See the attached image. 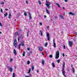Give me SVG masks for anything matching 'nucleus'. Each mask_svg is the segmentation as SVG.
<instances>
[{"label": "nucleus", "instance_id": "nucleus-1", "mask_svg": "<svg viewBox=\"0 0 77 77\" xmlns=\"http://www.w3.org/2000/svg\"><path fill=\"white\" fill-rule=\"evenodd\" d=\"M65 63L64 62H63V64L62 65L63 68L62 69V73L64 76V77H66V76H65Z\"/></svg>", "mask_w": 77, "mask_h": 77}, {"label": "nucleus", "instance_id": "nucleus-2", "mask_svg": "<svg viewBox=\"0 0 77 77\" xmlns=\"http://www.w3.org/2000/svg\"><path fill=\"white\" fill-rule=\"evenodd\" d=\"M46 3L45 4V5L47 6V7L48 9H50V5H51V3L47 1V0L46 1Z\"/></svg>", "mask_w": 77, "mask_h": 77}, {"label": "nucleus", "instance_id": "nucleus-3", "mask_svg": "<svg viewBox=\"0 0 77 77\" xmlns=\"http://www.w3.org/2000/svg\"><path fill=\"white\" fill-rule=\"evenodd\" d=\"M59 57V51H57L56 52L55 59H58Z\"/></svg>", "mask_w": 77, "mask_h": 77}, {"label": "nucleus", "instance_id": "nucleus-4", "mask_svg": "<svg viewBox=\"0 0 77 77\" xmlns=\"http://www.w3.org/2000/svg\"><path fill=\"white\" fill-rule=\"evenodd\" d=\"M14 47L17 48L18 46V44L17 43V40H15L14 43Z\"/></svg>", "mask_w": 77, "mask_h": 77}, {"label": "nucleus", "instance_id": "nucleus-5", "mask_svg": "<svg viewBox=\"0 0 77 77\" xmlns=\"http://www.w3.org/2000/svg\"><path fill=\"white\" fill-rule=\"evenodd\" d=\"M46 35L47 36V39L48 41H50V34H49L48 33H47Z\"/></svg>", "mask_w": 77, "mask_h": 77}, {"label": "nucleus", "instance_id": "nucleus-6", "mask_svg": "<svg viewBox=\"0 0 77 77\" xmlns=\"http://www.w3.org/2000/svg\"><path fill=\"white\" fill-rule=\"evenodd\" d=\"M69 46L70 47H72V45L73 44V43H72V42L71 41H69Z\"/></svg>", "mask_w": 77, "mask_h": 77}, {"label": "nucleus", "instance_id": "nucleus-7", "mask_svg": "<svg viewBox=\"0 0 77 77\" xmlns=\"http://www.w3.org/2000/svg\"><path fill=\"white\" fill-rule=\"evenodd\" d=\"M38 50H39V51H42V50H43V48L41 46L38 47Z\"/></svg>", "mask_w": 77, "mask_h": 77}, {"label": "nucleus", "instance_id": "nucleus-8", "mask_svg": "<svg viewBox=\"0 0 77 77\" xmlns=\"http://www.w3.org/2000/svg\"><path fill=\"white\" fill-rule=\"evenodd\" d=\"M8 69H9V71H11V72H12V71L13 70V69H12V68L8 66Z\"/></svg>", "mask_w": 77, "mask_h": 77}, {"label": "nucleus", "instance_id": "nucleus-9", "mask_svg": "<svg viewBox=\"0 0 77 77\" xmlns=\"http://www.w3.org/2000/svg\"><path fill=\"white\" fill-rule=\"evenodd\" d=\"M53 46L54 48H56V43H55V41H54V40H53Z\"/></svg>", "mask_w": 77, "mask_h": 77}, {"label": "nucleus", "instance_id": "nucleus-10", "mask_svg": "<svg viewBox=\"0 0 77 77\" xmlns=\"http://www.w3.org/2000/svg\"><path fill=\"white\" fill-rule=\"evenodd\" d=\"M69 15H75V14H74V13H73L72 12H69Z\"/></svg>", "mask_w": 77, "mask_h": 77}, {"label": "nucleus", "instance_id": "nucleus-11", "mask_svg": "<svg viewBox=\"0 0 77 77\" xmlns=\"http://www.w3.org/2000/svg\"><path fill=\"white\" fill-rule=\"evenodd\" d=\"M9 16H8V18L9 19L11 18V17L12 16V15H11V13H9Z\"/></svg>", "mask_w": 77, "mask_h": 77}, {"label": "nucleus", "instance_id": "nucleus-12", "mask_svg": "<svg viewBox=\"0 0 77 77\" xmlns=\"http://www.w3.org/2000/svg\"><path fill=\"white\" fill-rule=\"evenodd\" d=\"M23 35L21 34L20 37V39H23Z\"/></svg>", "mask_w": 77, "mask_h": 77}, {"label": "nucleus", "instance_id": "nucleus-13", "mask_svg": "<svg viewBox=\"0 0 77 77\" xmlns=\"http://www.w3.org/2000/svg\"><path fill=\"white\" fill-rule=\"evenodd\" d=\"M29 20H30L32 19V16H31V14L30 13H29Z\"/></svg>", "mask_w": 77, "mask_h": 77}, {"label": "nucleus", "instance_id": "nucleus-14", "mask_svg": "<svg viewBox=\"0 0 77 77\" xmlns=\"http://www.w3.org/2000/svg\"><path fill=\"white\" fill-rule=\"evenodd\" d=\"M14 53L15 55L17 54V51H16V50H15V49H14Z\"/></svg>", "mask_w": 77, "mask_h": 77}, {"label": "nucleus", "instance_id": "nucleus-15", "mask_svg": "<svg viewBox=\"0 0 77 77\" xmlns=\"http://www.w3.org/2000/svg\"><path fill=\"white\" fill-rule=\"evenodd\" d=\"M55 4L59 8H60V5L59 4V3H56Z\"/></svg>", "mask_w": 77, "mask_h": 77}, {"label": "nucleus", "instance_id": "nucleus-16", "mask_svg": "<svg viewBox=\"0 0 77 77\" xmlns=\"http://www.w3.org/2000/svg\"><path fill=\"white\" fill-rule=\"evenodd\" d=\"M18 32H15V35H14L15 36H17V35H18Z\"/></svg>", "mask_w": 77, "mask_h": 77}, {"label": "nucleus", "instance_id": "nucleus-17", "mask_svg": "<svg viewBox=\"0 0 77 77\" xmlns=\"http://www.w3.org/2000/svg\"><path fill=\"white\" fill-rule=\"evenodd\" d=\"M46 11L47 14H50V12H49V11L48 10L47 8L46 9Z\"/></svg>", "mask_w": 77, "mask_h": 77}, {"label": "nucleus", "instance_id": "nucleus-18", "mask_svg": "<svg viewBox=\"0 0 77 77\" xmlns=\"http://www.w3.org/2000/svg\"><path fill=\"white\" fill-rule=\"evenodd\" d=\"M52 66L53 67H55V65L54 64V63H52Z\"/></svg>", "mask_w": 77, "mask_h": 77}, {"label": "nucleus", "instance_id": "nucleus-19", "mask_svg": "<svg viewBox=\"0 0 77 77\" xmlns=\"http://www.w3.org/2000/svg\"><path fill=\"white\" fill-rule=\"evenodd\" d=\"M44 62H45V61H44V60H42V63L43 65H44Z\"/></svg>", "mask_w": 77, "mask_h": 77}, {"label": "nucleus", "instance_id": "nucleus-20", "mask_svg": "<svg viewBox=\"0 0 77 77\" xmlns=\"http://www.w3.org/2000/svg\"><path fill=\"white\" fill-rule=\"evenodd\" d=\"M72 72L74 73L75 72V70H74V69L73 67L72 68Z\"/></svg>", "mask_w": 77, "mask_h": 77}, {"label": "nucleus", "instance_id": "nucleus-21", "mask_svg": "<svg viewBox=\"0 0 77 77\" xmlns=\"http://www.w3.org/2000/svg\"><path fill=\"white\" fill-rule=\"evenodd\" d=\"M32 52L30 51L29 52V53H28V56H30V54H32Z\"/></svg>", "mask_w": 77, "mask_h": 77}, {"label": "nucleus", "instance_id": "nucleus-22", "mask_svg": "<svg viewBox=\"0 0 77 77\" xmlns=\"http://www.w3.org/2000/svg\"><path fill=\"white\" fill-rule=\"evenodd\" d=\"M12 77H15V73H13L12 75Z\"/></svg>", "mask_w": 77, "mask_h": 77}, {"label": "nucleus", "instance_id": "nucleus-23", "mask_svg": "<svg viewBox=\"0 0 77 77\" xmlns=\"http://www.w3.org/2000/svg\"><path fill=\"white\" fill-rule=\"evenodd\" d=\"M25 53H26V52H23V57L24 56H25Z\"/></svg>", "mask_w": 77, "mask_h": 77}, {"label": "nucleus", "instance_id": "nucleus-24", "mask_svg": "<svg viewBox=\"0 0 77 77\" xmlns=\"http://www.w3.org/2000/svg\"><path fill=\"white\" fill-rule=\"evenodd\" d=\"M40 33H41L40 34L41 35V36H42L43 34H42V30H40Z\"/></svg>", "mask_w": 77, "mask_h": 77}, {"label": "nucleus", "instance_id": "nucleus-25", "mask_svg": "<svg viewBox=\"0 0 77 77\" xmlns=\"http://www.w3.org/2000/svg\"><path fill=\"white\" fill-rule=\"evenodd\" d=\"M60 17L61 19H63V17L62 15H60Z\"/></svg>", "mask_w": 77, "mask_h": 77}, {"label": "nucleus", "instance_id": "nucleus-26", "mask_svg": "<svg viewBox=\"0 0 77 77\" xmlns=\"http://www.w3.org/2000/svg\"><path fill=\"white\" fill-rule=\"evenodd\" d=\"M60 60H57V62L58 63H59L60 62Z\"/></svg>", "mask_w": 77, "mask_h": 77}, {"label": "nucleus", "instance_id": "nucleus-27", "mask_svg": "<svg viewBox=\"0 0 77 77\" xmlns=\"http://www.w3.org/2000/svg\"><path fill=\"white\" fill-rule=\"evenodd\" d=\"M7 15H8V13H6L4 14L5 17H6Z\"/></svg>", "mask_w": 77, "mask_h": 77}, {"label": "nucleus", "instance_id": "nucleus-28", "mask_svg": "<svg viewBox=\"0 0 77 77\" xmlns=\"http://www.w3.org/2000/svg\"><path fill=\"white\" fill-rule=\"evenodd\" d=\"M30 71H31V69L30 68H29V71L28 72V73H30Z\"/></svg>", "mask_w": 77, "mask_h": 77}, {"label": "nucleus", "instance_id": "nucleus-29", "mask_svg": "<svg viewBox=\"0 0 77 77\" xmlns=\"http://www.w3.org/2000/svg\"><path fill=\"white\" fill-rule=\"evenodd\" d=\"M21 44H20L19 45V50H20V47H21Z\"/></svg>", "mask_w": 77, "mask_h": 77}, {"label": "nucleus", "instance_id": "nucleus-30", "mask_svg": "<svg viewBox=\"0 0 77 77\" xmlns=\"http://www.w3.org/2000/svg\"><path fill=\"white\" fill-rule=\"evenodd\" d=\"M48 45V43L46 42L45 44V47H47V46Z\"/></svg>", "mask_w": 77, "mask_h": 77}, {"label": "nucleus", "instance_id": "nucleus-31", "mask_svg": "<svg viewBox=\"0 0 77 77\" xmlns=\"http://www.w3.org/2000/svg\"><path fill=\"white\" fill-rule=\"evenodd\" d=\"M34 69V66H32V71H33V70Z\"/></svg>", "mask_w": 77, "mask_h": 77}, {"label": "nucleus", "instance_id": "nucleus-32", "mask_svg": "<svg viewBox=\"0 0 77 77\" xmlns=\"http://www.w3.org/2000/svg\"><path fill=\"white\" fill-rule=\"evenodd\" d=\"M21 45H22V46H24V42H23L21 43Z\"/></svg>", "mask_w": 77, "mask_h": 77}, {"label": "nucleus", "instance_id": "nucleus-33", "mask_svg": "<svg viewBox=\"0 0 77 77\" xmlns=\"http://www.w3.org/2000/svg\"><path fill=\"white\" fill-rule=\"evenodd\" d=\"M30 61L28 60L27 61V65H29V64H30Z\"/></svg>", "mask_w": 77, "mask_h": 77}, {"label": "nucleus", "instance_id": "nucleus-34", "mask_svg": "<svg viewBox=\"0 0 77 77\" xmlns=\"http://www.w3.org/2000/svg\"><path fill=\"white\" fill-rule=\"evenodd\" d=\"M49 57H50V58H52L53 57V55H49Z\"/></svg>", "mask_w": 77, "mask_h": 77}, {"label": "nucleus", "instance_id": "nucleus-35", "mask_svg": "<svg viewBox=\"0 0 77 77\" xmlns=\"http://www.w3.org/2000/svg\"><path fill=\"white\" fill-rule=\"evenodd\" d=\"M38 3H39V5H41V2H40V1L38 0Z\"/></svg>", "mask_w": 77, "mask_h": 77}, {"label": "nucleus", "instance_id": "nucleus-36", "mask_svg": "<svg viewBox=\"0 0 77 77\" xmlns=\"http://www.w3.org/2000/svg\"><path fill=\"white\" fill-rule=\"evenodd\" d=\"M1 5H4L5 4V2H2V3H1Z\"/></svg>", "mask_w": 77, "mask_h": 77}, {"label": "nucleus", "instance_id": "nucleus-37", "mask_svg": "<svg viewBox=\"0 0 77 77\" xmlns=\"http://www.w3.org/2000/svg\"><path fill=\"white\" fill-rule=\"evenodd\" d=\"M63 46L64 49H65L66 48L65 47V45H63Z\"/></svg>", "mask_w": 77, "mask_h": 77}, {"label": "nucleus", "instance_id": "nucleus-38", "mask_svg": "<svg viewBox=\"0 0 77 77\" xmlns=\"http://www.w3.org/2000/svg\"><path fill=\"white\" fill-rule=\"evenodd\" d=\"M24 15H25V16H27V13L26 12H25L24 13Z\"/></svg>", "mask_w": 77, "mask_h": 77}, {"label": "nucleus", "instance_id": "nucleus-39", "mask_svg": "<svg viewBox=\"0 0 77 77\" xmlns=\"http://www.w3.org/2000/svg\"><path fill=\"white\" fill-rule=\"evenodd\" d=\"M1 12H2V13H3V10L2 9V8L1 9Z\"/></svg>", "mask_w": 77, "mask_h": 77}, {"label": "nucleus", "instance_id": "nucleus-40", "mask_svg": "<svg viewBox=\"0 0 77 77\" xmlns=\"http://www.w3.org/2000/svg\"><path fill=\"white\" fill-rule=\"evenodd\" d=\"M39 24L40 26H42V23H40Z\"/></svg>", "mask_w": 77, "mask_h": 77}, {"label": "nucleus", "instance_id": "nucleus-41", "mask_svg": "<svg viewBox=\"0 0 77 77\" xmlns=\"http://www.w3.org/2000/svg\"><path fill=\"white\" fill-rule=\"evenodd\" d=\"M13 60V59L12 58H11L10 59V62H12Z\"/></svg>", "mask_w": 77, "mask_h": 77}, {"label": "nucleus", "instance_id": "nucleus-42", "mask_svg": "<svg viewBox=\"0 0 77 77\" xmlns=\"http://www.w3.org/2000/svg\"><path fill=\"white\" fill-rule=\"evenodd\" d=\"M27 50H28V51H30V48H27Z\"/></svg>", "mask_w": 77, "mask_h": 77}, {"label": "nucleus", "instance_id": "nucleus-43", "mask_svg": "<svg viewBox=\"0 0 77 77\" xmlns=\"http://www.w3.org/2000/svg\"><path fill=\"white\" fill-rule=\"evenodd\" d=\"M63 56L64 57L65 56V54L64 53L62 54Z\"/></svg>", "mask_w": 77, "mask_h": 77}, {"label": "nucleus", "instance_id": "nucleus-44", "mask_svg": "<svg viewBox=\"0 0 77 77\" xmlns=\"http://www.w3.org/2000/svg\"><path fill=\"white\" fill-rule=\"evenodd\" d=\"M0 26H3L2 24V23H1V22H0Z\"/></svg>", "mask_w": 77, "mask_h": 77}, {"label": "nucleus", "instance_id": "nucleus-45", "mask_svg": "<svg viewBox=\"0 0 77 77\" xmlns=\"http://www.w3.org/2000/svg\"><path fill=\"white\" fill-rule=\"evenodd\" d=\"M68 0H64V2H67Z\"/></svg>", "mask_w": 77, "mask_h": 77}, {"label": "nucleus", "instance_id": "nucleus-46", "mask_svg": "<svg viewBox=\"0 0 77 77\" xmlns=\"http://www.w3.org/2000/svg\"><path fill=\"white\" fill-rule=\"evenodd\" d=\"M5 10L7 11H8V9L6 8L5 9Z\"/></svg>", "mask_w": 77, "mask_h": 77}, {"label": "nucleus", "instance_id": "nucleus-47", "mask_svg": "<svg viewBox=\"0 0 77 77\" xmlns=\"http://www.w3.org/2000/svg\"><path fill=\"white\" fill-rule=\"evenodd\" d=\"M28 3V1H26V4H27V3Z\"/></svg>", "mask_w": 77, "mask_h": 77}, {"label": "nucleus", "instance_id": "nucleus-48", "mask_svg": "<svg viewBox=\"0 0 77 77\" xmlns=\"http://www.w3.org/2000/svg\"><path fill=\"white\" fill-rule=\"evenodd\" d=\"M75 35H77V33L76 32H75Z\"/></svg>", "mask_w": 77, "mask_h": 77}, {"label": "nucleus", "instance_id": "nucleus-49", "mask_svg": "<svg viewBox=\"0 0 77 77\" xmlns=\"http://www.w3.org/2000/svg\"><path fill=\"white\" fill-rule=\"evenodd\" d=\"M63 10H65V8H64V7H63Z\"/></svg>", "mask_w": 77, "mask_h": 77}, {"label": "nucleus", "instance_id": "nucleus-50", "mask_svg": "<svg viewBox=\"0 0 77 77\" xmlns=\"http://www.w3.org/2000/svg\"><path fill=\"white\" fill-rule=\"evenodd\" d=\"M27 34H29V32L28 31L27 32Z\"/></svg>", "mask_w": 77, "mask_h": 77}, {"label": "nucleus", "instance_id": "nucleus-51", "mask_svg": "<svg viewBox=\"0 0 77 77\" xmlns=\"http://www.w3.org/2000/svg\"><path fill=\"white\" fill-rule=\"evenodd\" d=\"M44 17H45V18H46V17H47V16H46V15H44Z\"/></svg>", "mask_w": 77, "mask_h": 77}, {"label": "nucleus", "instance_id": "nucleus-52", "mask_svg": "<svg viewBox=\"0 0 77 77\" xmlns=\"http://www.w3.org/2000/svg\"><path fill=\"white\" fill-rule=\"evenodd\" d=\"M42 55H43V56H44V53H43V52H42Z\"/></svg>", "mask_w": 77, "mask_h": 77}, {"label": "nucleus", "instance_id": "nucleus-53", "mask_svg": "<svg viewBox=\"0 0 77 77\" xmlns=\"http://www.w3.org/2000/svg\"><path fill=\"white\" fill-rule=\"evenodd\" d=\"M37 73H38L39 72V71L37 70Z\"/></svg>", "mask_w": 77, "mask_h": 77}, {"label": "nucleus", "instance_id": "nucleus-54", "mask_svg": "<svg viewBox=\"0 0 77 77\" xmlns=\"http://www.w3.org/2000/svg\"><path fill=\"white\" fill-rule=\"evenodd\" d=\"M18 41H20V38H18Z\"/></svg>", "mask_w": 77, "mask_h": 77}, {"label": "nucleus", "instance_id": "nucleus-55", "mask_svg": "<svg viewBox=\"0 0 77 77\" xmlns=\"http://www.w3.org/2000/svg\"><path fill=\"white\" fill-rule=\"evenodd\" d=\"M47 28L48 29V28H49V26H48L47 27Z\"/></svg>", "mask_w": 77, "mask_h": 77}, {"label": "nucleus", "instance_id": "nucleus-56", "mask_svg": "<svg viewBox=\"0 0 77 77\" xmlns=\"http://www.w3.org/2000/svg\"><path fill=\"white\" fill-rule=\"evenodd\" d=\"M29 34H27V36H29Z\"/></svg>", "mask_w": 77, "mask_h": 77}, {"label": "nucleus", "instance_id": "nucleus-57", "mask_svg": "<svg viewBox=\"0 0 77 77\" xmlns=\"http://www.w3.org/2000/svg\"><path fill=\"white\" fill-rule=\"evenodd\" d=\"M26 77H30L29 76H26Z\"/></svg>", "mask_w": 77, "mask_h": 77}, {"label": "nucleus", "instance_id": "nucleus-58", "mask_svg": "<svg viewBox=\"0 0 77 77\" xmlns=\"http://www.w3.org/2000/svg\"><path fill=\"white\" fill-rule=\"evenodd\" d=\"M0 34H2V32H0Z\"/></svg>", "mask_w": 77, "mask_h": 77}, {"label": "nucleus", "instance_id": "nucleus-59", "mask_svg": "<svg viewBox=\"0 0 77 77\" xmlns=\"http://www.w3.org/2000/svg\"><path fill=\"white\" fill-rule=\"evenodd\" d=\"M21 32V30H20V31L19 32Z\"/></svg>", "mask_w": 77, "mask_h": 77}, {"label": "nucleus", "instance_id": "nucleus-60", "mask_svg": "<svg viewBox=\"0 0 77 77\" xmlns=\"http://www.w3.org/2000/svg\"><path fill=\"white\" fill-rule=\"evenodd\" d=\"M63 14H65V13H64Z\"/></svg>", "mask_w": 77, "mask_h": 77}, {"label": "nucleus", "instance_id": "nucleus-61", "mask_svg": "<svg viewBox=\"0 0 77 77\" xmlns=\"http://www.w3.org/2000/svg\"><path fill=\"white\" fill-rule=\"evenodd\" d=\"M2 6L3 7L4 6V5H2Z\"/></svg>", "mask_w": 77, "mask_h": 77}, {"label": "nucleus", "instance_id": "nucleus-62", "mask_svg": "<svg viewBox=\"0 0 77 77\" xmlns=\"http://www.w3.org/2000/svg\"><path fill=\"white\" fill-rule=\"evenodd\" d=\"M72 68H73V67H72Z\"/></svg>", "mask_w": 77, "mask_h": 77}, {"label": "nucleus", "instance_id": "nucleus-63", "mask_svg": "<svg viewBox=\"0 0 77 77\" xmlns=\"http://www.w3.org/2000/svg\"><path fill=\"white\" fill-rule=\"evenodd\" d=\"M16 68V67H15V69Z\"/></svg>", "mask_w": 77, "mask_h": 77}, {"label": "nucleus", "instance_id": "nucleus-64", "mask_svg": "<svg viewBox=\"0 0 77 77\" xmlns=\"http://www.w3.org/2000/svg\"><path fill=\"white\" fill-rule=\"evenodd\" d=\"M76 77H77V76H76Z\"/></svg>", "mask_w": 77, "mask_h": 77}]
</instances>
